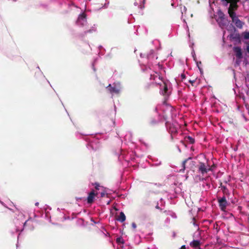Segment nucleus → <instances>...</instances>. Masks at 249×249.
<instances>
[{"label": "nucleus", "instance_id": "nucleus-1", "mask_svg": "<svg viewBox=\"0 0 249 249\" xmlns=\"http://www.w3.org/2000/svg\"><path fill=\"white\" fill-rule=\"evenodd\" d=\"M225 0L227 2L230 3V5L229 8L228 12L230 17L232 19L233 23L235 24L237 27L239 28H242L244 25V22H242L240 20L238 19V17L236 16V14L234 12V11L237 8V6L236 3L239 0Z\"/></svg>", "mask_w": 249, "mask_h": 249}, {"label": "nucleus", "instance_id": "nucleus-2", "mask_svg": "<svg viewBox=\"0 0 249 249\" xmlns=\"http://www.w3.org/2000/svg\"><path fill=\"white\" fill-rule=\"evenodd\" d=\"M234 59L236 64L239 65L242 61L243 54L241 48L235 47L233 48Z\"/></svg>", "mask_w": 249, "mask_h": 249}, {"label": "nucleus", "instance_id": "nucleus-3", "mask_svg": "<svg viewBox=\"0 0 249 249\" xmlns=\"http://www.w3.org/2000/svg\"><path fill=\"white\" fill-rule=\"evenodd\" d=\"M215 18L219 25L222 28H223L228 22V20L224 18L223 13L220 11H218L217 15H215Z\"/></svg>", "mask_w": 249, "mask_h": 249}, {"label": "nucleus", "instance_id": "nucleus-4", "mask_svg": "<svg viewBox=\"0 0 249 249\" xmlns=\"http://www.w3.org/2000/svg\"><path fill=\"white\" fill-rule=\"evenodd\" d=\"M121 89V86L119 84H116L113 85V87L110 85L108 87V90L112 93V94H117L119 93Z\"/></svg>", "mask_w": 249, "mask_h": 249}, {"label": "nucleus", "instance_id": "nucleus-5", "mask_svg": "<svg viewBox=\"0 0 249 249\" xmlns=\"http://www.w3.org/2000/svg\"><path fill=\"white\" fill-rule=\"evenodd\" d=\"M199 170L202 174H204L206 173L208 171L211 170L212 168L209 167H206L203 163H201L199 167Z\"/></svg>", "mask_w": 249, "mask_h": 249}, {"label": "nucleus", "instance_id": "nucleus-6", "mask_svg": "<svg viewBox=\"0 0 249 249\" xmlns=\"http://www.w3.org/2000/svg\"><path fill=\"white\" fill-rule=\"evenodd\" d=\"M97 195V193H96L94 191H91L89 194L88 197V202L89 203H91L94 199L95 196Z\"/></svg>", "mask_w": 249, "mask_h": 249}, {"label": "nucleus", "instance_id": "nucleus-7", "mask_svg": "<svg viewBox=\"0 0 249 249\" xmlns=\"http://www.w3.org/2000/svg\"><path fill=\"white\" fill-rule=\"evenodd\" d=\"M77 22L79 24L84 25L86 22V15L83 13L79 15Z\"/></svg>", "mask_w": 249, "mask_h": 249}, {"label": "nucleus", "instance_id": "nucleus-8", "mask_svg": "<svg viewBox=\"0 0 249 249\" xmlns=\"http://www.w3.org/2000/svg\"><path fill=\"white\" fill-rule=\"evenodd\" d=\"M161 86V92L163 95H166L167 93L168 87L167 84L163 82V84Z\"/></svg>", "mask_w": 249, "mask_h": 249}, {"label": "nucleus", "instance_id": "nucleus-9", "mask_svg": "<svg viewBox=\"0 0 249 249\" xmlns=\"http://www.w3.org/2000/svg\"><path fill=\"white\" fill-rule=\"evenodd\" d=\"M219 206L222 210H224L226 206V201L224 198H222L219 200Z\"/></svg>", "mask_w": 249, "mask_h": 249}, {"label": "nucleus", "instance_id": "nucleus-10", "mask_svg": "<svg viewBox=\"0 0 249 249\" xmlns=\"http://www.w3.org/2000/svg\"><path fill=\"white\" fill-rule=\"evenodd\" d=\"M117 219L119 221H120L122 222L124 221L125 219V215L124 214V213H123L121 212L120 213L119 216H118Z\"/></svg>", "mask_w": 249, "mask_h": 249}, {"label": "nucleus", "instance_id": "nucleus-11", "mask_svg": "<svg viewBox=\"0 0 249 249\" xmlns=\"http://www.w3.org/2000/svg\"><path fill=\"white\" fill-rule=\"evenodd\" d=\"M242 36L245 39H249V31H245L242 33Z\"/></svg>", "mask_w": 249, "mask_h": 249}, {"label": "nucleus", "instance_id": "nucleus-12", "mask_svg": "<svg viewBox=\"0 0 249 249\" xmlns=\"http://www.w3.org/2000/svg\"><path fill=\"white\" fill-rule=\"evenodd\" d=\"M191 245L194 247H197L199 245V242L197 241H194L191 243Z\"/></svg>", "mask_w": 249, "mask_h": 249}, {"label": "nucleus", "instance_id": "nucleus-13", "mask_svg": "<svg viewBox=\"0 0 249 249\" xmlns=\"http://www.w3.org/2000/svg\"><path fill=\"white\" fill-rule=\"evenodd\" d=\"M106 195H107V191H104V192H102L101 194V197H104L106 196Z\"/></svg>", "mask_w": 249, "mask_h": 249}, {"label": "nucleus", "instance_id": "nucleus-14", "mask_svg": "<svg viewBox=\"0 0 249 249\" xmlns=\"http://www.w3.org/2000/svg\"><path fill=\"white\" fill-rule=\"evenodd\" d=\"M188 140H189V142L191 143H193L194 142V140L193 138L188 137Z\"/></svg>", "mask_w": 249, "mask_h": 249}, {"label": "nucleus", "instance_id": "nucleus-15", "mask_svg": "<svg viewBox=\"0 0 249 249\" xmlns=\"http://www.w3.org/2000/svg\"><path fill=\"white\" fill-rule=\"evenodd\" d=\"M200 64H201V62H199V63H198V62H197V66H198V68H199V70H200V72H202V70H201V69L199 68V65H200Z\"/></svg>", "mask_w": 249, "mask_h": 249}, {"label": "nucleus", "instance_id": "nucleus-16", "mask_svg": "<svg viewBox=\"0 0 249 249\" xmlns=\"http://www.w3.org/2000/svg\"><path fill=\"white\" fill-rule=\"evenodd\" d=\"M132 227H133V229H136V224H135L134 223H133L132 224Z\"/></svg>", "mask_w": 249, "mask_h": 249}, {"label": "nucleus", "instance_id": "nucleus-17", "mask_svg": "<svg viewBox=\"0 0 249 249\" xmlns=\"http://www.w3.org/2000/svg\"><path fill=\"white\" fill-rule=\"evenodd\" d=\"M117 241L118 242H122V239L121 238H118L117 239Z\"/></svg>", "mask_w": 249, "mask_h": 249}, {"label": "nucleus", "instance_id": "nucleus-18", "mask_svg": "<svg viewBox=\"0 0 249 249\" xmlns=\"http://www.w3.org/2000/svg\"><path fill=\"white\" fill-rule=\"evenodd\" d=\"M214 1H215V0H210L209 2H210V3L211 4L212 3H214Z\"/></svg>", "mask_w": 249, "mask_h": 249}, {"label": "nucleus", "instance_id": "nucleus-19", "mask_svg": "<svg viewBox=\"0 0 249 249\" xmlns=\"http://www.w3.org/2000/svg\"><path fill=\"white\" fill-rule=\"evenodd\" d=\"M100 186L99 185H96V187H95V188L97 189V190H99L100 189Z\"/></svg>", "mask_w": 249, "mask_h": 249}, {"label": "nucleus", "instance_id": "nucleus-20", "mask_svg": "<svg viewBox=\"0 0 249 249\" xmlns=\"http://www.w3.org/2000/svg\"><path fill=\"white\" fill-rule=\"evenodd\" d=\"M247 51L249 53V45H248L247 47Z\"/></svg>", "mask_w": 249, "mask_h": 249}, {"label": "nucleus", "instance_id": "nucleus-21", "mask_svg": "<svg viewBox=\"0 0 249 249\" xmlns=\"http://www.w3.org/2000/svg\"><path fill=\"white\" fill-rule=\"evenodd\" d=\"M185 248V246H182L181 247V249H183V248Z\"/></svg>", "mask_w": 249, "mask_h": 249}, {"label": "nucleus", "instance_id": "nucleus-22", "mask_svg": "<svg viewBox=\"0 0 249 249\" xmlns=\"http://www.w3.org/2000/svg\"><path fill=\"white\" fill-rule=\"evenodd\" d=\"M184 10H186V8L185 7H184Z\"/></svg>", "mask_w": 249, "mask_h": 249}]
</instances>
